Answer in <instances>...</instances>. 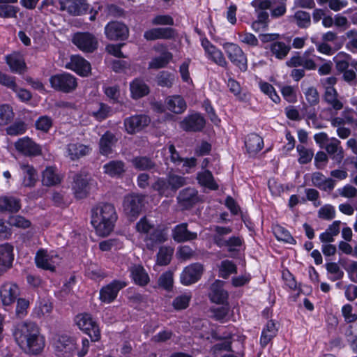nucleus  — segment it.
<instances>
[{"instance_id": "nucleus-1", "label": "nucleus", "mask_w": 357, "mask_h": 357, "mask_svg": "<svg viewBox=\"0 0 357 357\" xmlns=\"http://www.w3.org/2000/svg\"><path fill=\"white\" fill-rule=\"evenodd\" d=\"M13 335L19 347L27 354L37 355L45 345V337L39 326L33 321H22L13 330Z\"/></svg>"}, {"instance_id": "nucleus-2", "label": "nucleus", "mask_w": 357, "mask_h": 357, "mask_svg": "<svg viewBox=\"0 0 357 357\" xmlns=\"http://www.w3.org/2000/svg\"><path fill=\"white\" fill-rule=\"evenodd\" d=\"M117 218L116 208L110 203H100L91 210V222L100 236H107L113 231Z\"/></svg>"}, {"instance_id": "nucleus-3", "label": "nucleus", "mask_w": 357, "mask_h": 357, "mask_svg": "<svg viewBox=\"0 0 357 357\" xmlns=\"http://www.w3.org/2000/svg\"><path fill=\"white\" fill-rule=\"evenodd\" d=\"M136 229L145 235L144 241L148 250H153L157 245L167 241V229L161 225H155L146 217L142 218L136 224Z\"/></svg>"}, {"instance_id": "nucleus-4", "label": "nucleus", "mask_w": 357, "mask_h": 357, "mask_svg": "<svg viewBox=\"0 0 357 357\" xmlns=\"http://www.w3.org/2000/svg\"><path fill=\"white\" fill-rule=\"evenodd\" d=\"M49 80L52 89L64 93L74 91L77 86V78L68 73L54 75Z\"/></svg>"}, {"instance_id": "nucleus-5", "label": "nucleus", "mask_w": 357, "mask_h": 357, "mask_svg": "<svg viewBox=\"0 0 357 357\" xmlns=\"http://www.w3.org/2000/svg\"><path fill=\"white\" fill-rule=\"evenodd\" d=\"M145 195L130 194L125 196L123 202V212L128 218L133 221L140 214L144 206Z\"/></svg>"}, {"instance_id": "nucleus-6", "label": "nucleus", "mask_w": 357, "mask_h": 357, "mask_svg": "<svg viewBox=\"0 0 357 357\" xmlns=\"http://www.w3.org/2000/svg\"><path fill=\"white\" fill-rule=\"evenodd\" d=\"M75 321L79 328L86 333L92 342H97L100 339L99 327L93 320L91 314L87 313L78 314Z\"/></svg>"}, {"instance_id": "nucleus-7", "label": "nucleus", "mask_w": 357, "mask_h": 357, "mask_svg": "<svg viewBox=\"0 0 357 357\" xmlns=\"http://www.w3.org/2000/svg\"><path fill=\"white\" fill-rule=\"evenodd\" d=\"M73 43L81 51L92 53L98 49L97 38L89 32H77L72 38Z\"/></svg>"}, {"instance_id": "nucleus-8", "label": "nucleus", "mask_w": 357, "mask_h": 357, "mask_svg": "<svg viewBox=\"0 0 357 357\" xmlns=\"http://www.w3.org/2000/svg\"><path fill=\"white\" fill-rule=\"evenodd\" d=\"M223 47L230 61L241 71H245L248 68L247 58L242 49L231 43H226Z\"/></svg>"}, {"instance_id": "nucleus-9", "label": "nucleus", "mask_w": 357, "mask_h": 357, "mask_svg": "<svg viewBox=\"0 0 357 357\" xmlns=\"http://www.w3.org/2000/svg\"><path fill=\"white\" fill-rule=\"evenodd\" d=\"M14 145L19 153L27 157H36L42 154L41 146L29 137L18 139Z\"/></svg>"}, {"instance_id": "nucleus-10", "label": "nucleus", "mask_w": 357, "mask_h": 357, "mask_svg": "<svg viewBox=\"0 0 357 357\" xmlns=\"http://www.w3.org/2000/svg\"><path fill=\"white\" fill-rule=\"evenodd\" d=\"M151 119L145 114H137L126 118L123 121L125 130L130 135H133L149 126Z\"/></svg>"}, {"instance_id": "nucleus-11", "label": "nucleus", "mask_w": 357, "mask_h": 357, "mask_svg": "<svg viewBox=\"0 0 357 357\" xmlns=\"http://www.w3.org/2000/svg\"><path fill=\"white\" fill-rule=\"evenodd\" d=\"M105 33L106 37L111 40H124L129 36V30L125 24L112 21L105 26Z\"/></svg>"}, {"instance_id": "nucleus-12", "label": "nucleus", "mask_w": 357, "mask_h": 357, "mask_svg": "<svg viewBox=\"0 0 357 357\" xmlns=\"http://www.w3.org/2000/svg\"><path fill=\"white\" fill-rule=\"evenodd\" d=\"M127 284L121 280H113L100 290V300L106 303H110L114 301L119 291L126 287Z\"/></svg>"}, {"instance_id": "nucleus-13", "label": "nucleus", "mask_w": 357, "mask_h": 357, "mask_svg": "<svg viewBox=\"0 0 357 357\" xmlns=\"http://www.w3.org/2000/svg\"><path fill=\"white\" fill-rule=\"evenodd\" d=\"M58 7L61 11H66L72 15H81L89 9L85 0H59Z\"/></svg>"}, {"instance_id": "nucleus-14", "label": "nucleus", "mask_w": 357, "mask_h": 357, "mask_svg": "<svg viewBox=\"0 0 357 357\" xmlns=\"http://www.w3.org/2000/svg\"><path fill=\"white\" fill-rule=\"evenodd\" d=\"M204 271L203 265L194 263L186 266L181 274V282L184 285H190L197 282Z\"/></svg>"}, {"instance_id": "nucleus-15", "label": "nucleus", "mask_w": 357, "mask_h": 357, "mask_svg": "<svg viewBox=\"0 0 357 357\" xmlns=\"http://www.w3.org/2000/svg\"><path fill=\"white\" fill-rule=\"evenodd\" d=\"M206 121L203 116L195 113L185 116L180 122V128L186 132H199L203 130Z\"/></svg>"}, {"instance_id": "nucleus-16", "label": "nucleus", "mask_w": 357, "mask_h": 357, "mask_svg": "<svg viewBox=\"0 0 357 357\" xmlns=\"http://www.w3.org/2000/svg\"><path fill=\"white\" fill-rule=\"evenodd\" d=\"M178 202L183 209H190L200 201L197 190L186 188L180 191L177 197Z\"/></svg>"}, {"instance_id": "nucleus-17", "label": "nucleus", "mask_w": 357, "mask_h": 357, "mask_svg": "<svg viewBox=\"0 0 357 357\" xmlns=\"http://www.w3.org/2000/svg\"><path fill=\"white\" fill-rule=\"evenodd\" d=\"M173 239L177 243H184L196 240L198 234L196 231H191L188 229L187 223L177 225L172 229Z\"/></svg>"}, {"instance_id": "nucleus-18", "label": "nucleus", "mask_w": 357, "mask_h": 357, "mask_svg": "<svg viewBox=\"0 0 357 357\" xmlns=\"http://www.w3.org/2000/svg\"><path fill=\"white\" fill-rule=\"evenodd\" d=\"M174 36L175 30L171 27L153 28L146 31L144 33V37L147 40H169Z\"/></svg>"}, {"instance_id": "nucleus-19", "label": "nucleus", "mask_w": 357, "mask_h": 357, "mask_svg": "<svg viewBox=\"0 0 357 357\" xmlns=\"http://www.w3.org/2000/svg\"><path fill=\"white\" fill-rule=\"evenodd\" d=\"M91 148L89 146L79 142L70 143L66 146L67 156L71 160H77L90 153Z\"/></svg>"}, {"instance_id": "nucleus-20", "label": "nucleus", "mask_w": 357, "mask_h": 357, "mask_svg": "<svg viewBox=\"0 0 357 357\" xmlns=\"http://www.w3.org/2000/svg\"><path fill=\"white\" fill-rule=\"evenodd\" d=\"M5 60L12 73L22 75L27 70L24 58L19 53L14 52L8 54L6 56Z\"/></svg>"}, {"instance_id": "nucleus-21", "label": "nucleus", "mask_w": 357, "mask_h": 357, "mask_svg": "<svg viewBox=\"0 0 357 357\" xmlns=\"http://www.w3.org/2000/svg\"><path fill=\"white\" fill-rule=\"evenodd\" d=\"M20 294L18 287L15 284L6 283L0 289V296L3 305L13 303Z\"/></svg>"}, {"instance_id": "nucleus-22", "label": "nucleus", "mask_w": 357, "mask_h": 357, "mask_svg": "<svg viewBox=\"0 0 357 357\" xmlns=\"http://www.w3.org/2000/svg\"><path fill=\"white\" fill-rule=\"evenodd\" d=\"M327 155L337 164H340L344 159V150L341 142L333 137L325 146Z\"/></svg>"}, {"instance_id": "nucleus-23", "label": "nucleus", "mask_w": 357, "mask_h": 357, "mask_svg": "<svg viewBox=\"0 0 357 357\" xmlns=\"http://www.w3.org/2000/svg\"><path fill=\"white\" fill-rule=\"evenodd\" d=\"M117 141L118 139L114 133L109 130L105 132L99 141L100 153L103 155L111 154Z\"/></svg>"}, {"instance_id": "nucleus-24", "label": "nucleus", "mask_w": 357, "mask_h": 357, "mask_svg": "<svg viewBox=\"0 0 357 357\" xmlns=\"http://www.w3.org/2000/svg\"><path fill=\"white\" fill-rule=\"evenodd\" d=\"M13 248L8 243L0 245V275L10 268L13 261Z\"/></svg>"}, {"instance_id": "nucleus-25", "label": "nucleus", "mask_w": 357, "mask_h": 357, "mask_svg": "<svg viewBox=\"0 0 357 357\" xmlns=\"http://www.w3.org/2000/svg\"><path fill=\"white\" fill-rule=\"evenodd\" d=\"M88 178L86 176L76 174L73 178V190L77 199H83L86 197L88 190Z\"/></svg>"}, {"instance_id": "nucleus-26", "label": "nucleus", "mask_w": 357, "mask_h": 357, "mask_svg": "<svg viewBox=\"0 0 357 357\" xmlns=\"http://www.w3.org/2000/svg\"><path fill=\"white\" fill-rule=\"evenodd\" d=\"M70 68L81 76H87L91 71V65L80 56H73L69 63Z\"/></svg>"}, {"instance_id": "nucleus-27", "label": "nucleus", "mask_w": 357, "mask_h": 357, "mask_svg": "<svg viewBox=\"0 0 357 357\" xmlns=\"http://www.w3.org/2000/svg\"><path fill=\"white\" fill-rule=\"evenodd\" d=\"M35 261L37 266L39 268L51 271H54L55 270L54 255L48 254L47 251L43 250H38L36 253Z\"/></svg>"}, {"instance_id": "nucleus-28", "label": "nucleus", "mask_w": 357, "mask_h": 357, "mask_svg": "<svg viewBox=\"0 0 357 357\" xmlns=\"http://www.w3.org/2000/svg\"><path fill=\"white\" fill-rule=\"evenodd\" d=\"M62 177L56 167H47L42 173V182L45 186H53L59 184Z\"/></svg>"}, {"instance_id": "nucleus-29", "label": "nucleus", "mask_w": 357, "mask_h": 357, "mask_svg": "<svg viewBox=\"0 0 357 357\" xmlns=\"http://www.w3.org/2000/svg\"><path fill=\"white\" fill-rule=\"evenodd\" d=\"M245 146L250 155H256L264 146L263 139L255 133L250 134L245 140Z\"/></svg>"}, {"instance_id": "nucleus-30", "label": "nucleus", "mask_w": 357, "mask_h": 357, "mask_svg": "<svg viewBox=\"0 0 357 357\" xmlns=\"http://www.w3.org/2000/svg\"><path fill=\"white\" fill-rule=\"evenodd\" d=\"M151 188L161 197H171L174 196L167 176L165 178L157 177L155 182L151 185Z\"/></svg>"}, {"instance_id": "nucleus-31", "label": "nucleus", "mask_w": 357, "mask_h": 357, "mask_svg": "<svg viewBox=\"0 0 357 357\" xmlns=\"http://www.w3.org/2000/svg\"><path fill=\"white\" fill-rule=\"evenodd\" d=\"M20 167L23 171V185L29 188L35 186L38 181V173L36 169L29 164H22Z\"/></svg>"}, {"instance_id": "nucleus-32", "label": "nucleus", "mask_w": 357, "mask_h": 357, "mask_svg": "<svg viewBox=\"0 0 357 357\" xmlns=\"http://www.w3.org/2000/svg\"><path fill=\"white\" fill-rule=\"evenodd\" d=\"M21 208L20 199L12 196L0 197V212L16 213Z\"/></svg>"}, {"instance_id": "nucleus-33", "label": "nucleus", "mask_w": 357, "mask_h": 357, "mask_svg": "<svg viewBox=\"0 0 357 357\" xmlns=\"http://www.w3.org/2000/svg\"><path fill=\"white\" fill-rule=\"evenodd\" d=\"M312 185L323 190H332L335 185V181L332 178H326L320 172H314L312 175Z\"/></svg>"}, {"instance_id": "nucleus-34", "label": "nucleus", "mask_w": 357, "mask_h": 357, "mask_svg": "<svg viewBox=\"0 0 357 357\" xmlns=\"http://www.w3.org/2000/svg\"><path fill=\"white\" fill-rule=\"evenodd\" d=\"M167 109L175 113L182 114L187 108L185 100L180 96H169L167 98Z\"/></svg>"}, {"instance_id": "nucleus-35", "label": "nucleus", "mask_w": 357, "mask_h": 357, "mask_svg": "<svg viewBox=\"0 0 357 357\" xmlns=\"http://www.w3.org/2000/svg\"><path fill=\"white\" fill-rule=\"evenodd\" d=\"M130 275L135 283L145 286L149 282V276L146 272L143 266L140 265H135L130 268Z\"/></svg>"}, {"instance_id": "nucleus-36", "label": "nucleus", "mask_w": 357, "mask_h": 357, "mask_svg": "<svg viewBox=\"0 0 357 357\" xmlns=\"http://www.w3.org/2000/svg\"><path fill=\"white\" fill-rule=\"evenodd\" d=\"M339 94L335 89L324 91L323 95L324 101L331 107L332 109L339 111L343 108V103L339 99Z\"/></svg>"}, {"instance_id": "nucleus-37", "label": "nucleus", "mask_w": 357, "mask_h": 357, "mask_svg": "<svg viewBox=\"0 0 357 357\" xmlns=\"http://www.w3.org/2000/svg\"><path fill=\"white\" fill-rule=\"evenodd\" d=\"M278 328L273 321L270 320L264 328L260 337V344L265 347L271 340L277 335Z\"/></svg>"}, {"instance_id": "nucleus-38", "label": "nucleus", "mask_w": 357, "mask_h": 357, "mask_svg": "<svg viewBox=\"0 0 357 357\" xmlns=\"http://www.w3.org/2000/svg\"><path fill=\"white\" fill-rule=\"evenodd\" d=\"M269 49L273 55L282 60L289 54L291 50V45L282 41H275L270 45Z\"/></svg>"}, {"instance_id": "nucleus-39", "label": "nucleus", "mask_w": 357, "mask_h": 357, "mask_svg": "<svg viewBox=\"0 0 357 357\" xmlns=\"http://www.w3.org/2000/svg\"><path fill=\"white\" fill-rule=\"evenodd\" d=\"M132 97L135 99L140 98L149 93V88L145 82L139 79H135L130 85Z\"/></svg>"}, {"instance_id": "nucleus-40", "label": "nucleus", "mask_w": 357, "mask_h": 357, "mask_svg": "<svg viewBox=\"0 0 357 357\" xmlns=\"http://www.w3.org/2000/svg\"><path fill=\"white\" fill-rule=\"evenodd\" d=\"M167 178L169 181V185H170L174 195L179 188L186 185L188 183V177H184L183 176L176 174L172 171L168 172L167 174Z\"/></svg>"}, {"instance_id": "nucleus-41", "label": "nucleus", "mask_w": 357, "mask_h": 357, "mask_svg": "<svg viewBox=\"0 0 357 357\" xmlns=\"http://www.w3.org/2000/svg\"><path fill=\"white\" fill-rule=\"evenodd\" d=\"M103 169L110 176H119L125 172V164L121 160H112L104 165Z\"/></svg>"}, {"instance_id": "nucleus-42", "label": "nucleus", "mask_w": 357, "mask_h": 357, "mask_svg": "<svg viewBox=\"0 0 357 357\" xmlns=\"http://www.w3.org/2000/svg\"><path fill=\"white\" fill-rule=\"evenodd\" d=\"M132 166L139 171H148L155 168V163L146 156H137L131 160Z\"/></svg>"}, {"instance_id": "nucleus-43", "label": "nucleus", "mask_w": 357, "mask_h": 357, "mask_svg": "<svg viewBox=\"0 0 357 357\" xmlns=\"http://www.w3.org/2000/svg\"><path fill=\"white\" fill-rule=\"evenodd\" d=\"M197 178L201 185L213 190L218 189V185L215 181L213 176L209 170H204V172L198 173Z\"/></svg>"}, {"instance_id": "nucleus-44", "label": "nucleus", "mask_w": 357, "mask_h": 357, "mask_svg": "<svg viewBox=\"0 0 357 357\" xmlns=\"http://www.w3.org/2000/svg\"><path fill=\"white\" fill-rule=\"evenodd\" d=\"M155 79L158 86L170 88L175 81V75L169 71L162 70L158 74Z\"/></svg>"}, {"instance_id": "nucleus-45", "label": "nucleus", "mask_w": 357, "mask_h": 357, "mask_svg": "<svg viewBox=\"0 0 357 357\" xmlns=\"http://www.w3.org/2000/svg\"><path fill=\"white\" fill-rule=\"evenodd\" d=\"M174 249L171 247L162 246L157 254V264L160 266H166L169 264Z\"/></svg>"}, {"instance_id": "nucleus-46", "label": "nucleus", "mask_w": 357, "mask_h": 357, "mask_svg": "<svg viewBox=\"0 0 357 357\" xmlns=\"http://www.w3.org/2000/svg\"><path fill=\"white\" fill-rule=\"evenodd\" d=\"M211 300L215 303H223L228 298V294L214 283L211 287Z\"/></svg>"}, {"instance_id": "nucleus-47", "label": "nucleus", "mask_w": 357, "mask_h": 357, "mask_svg": "<svg viewBox=\"0 0 357 357\" xmlns=\"http://www.w3.org/2000/svg\"><path fill=\"white\" fill-rule=\"evenodd\" d=\"M172 54L169 52L162 53L160 56L155 57L149 63V68L158 69L165 67L172 59Z\"/></svg>"}, {"instance_id": "nucleus-48", "label": "nucleus", "mask_w": 357, "mask_h": 357, "mask_svg": "<svg viewBox=\"0 0 357 357\" xmlns=\"http://www.w3.org/2000/svg\"><path fill=\"white\" fill-rule=\"evenodd\" d=\"M112 112L111 107L105 103H98V107L90 112L91 116L101 121L107 118Z\"/></svg>"}, {"instance_id": "nucleus-49", "label": "nucleus", "mask_w": 357, "mask_h": 357, "mask_svg": "<svg viewBox=\"0 0 357 357\" xmlns=\"http://www.w3.org/2000/svg\"><path fill=\"white\" fill-rule=\"evenodd\" d=\"M236 271L237 268L231 261L224 260L219 266V276L227 279L231 274L236 273Z\"/></svg>"}, {"instance_id": "nucleus-50", "label": "nucleus", "mask_w": 357, "mask_h": 357, "mask_svg": "<svg viewBox=\"0 0 357 357\" xmlns=\"http://www.w3.org/2000/svg\"><path fill=\"white\" fill-rule=\"evenodd\" d=\"M14 113L12 107L8 104L0 105V125L8 124L13 119Z\"/></svg>"}, {"instance_id": "nucleus-51", "label": "nucleus", "mask_w": 357, "mask_h": 357, "mask_svg": "<svg viewBox=\"0 0 357 357\" xmlns=\"http://www.w3.org/2000/svg\"><path fill=\"white\" fill-rule=\"evenodd\" d=\"M297 151L299 155L298 161L301 165L307 164L313 158L314 151L312 149H307L303 145L298 144L296 147Z\"/></svg>"}, {"instance_id": "nucleus-52", "label": "nucleus", "mask_w": 357, "mask_h": 357, "mask_svg": "<svg viewBox=\"0 0 357 357\" xmlns=\"http://www.w3.org/2000/svg\"><path fill=\"white\" fill-rule=\"evenodd\" d=\"M56 348L62 353L64 357H67L75 351V344L73 340L70 339L65 340V338L63 337V340H59L57 343Z\"/></svg>"}, {"instance_id": "nucleus-53", "label": "nucleus", "mask_w": 357, "mask_h": 357, "mask_svg": "<svg viewBox=\"0 0 357 357\" xmlns=\"http://www.w3.org/2000/svg\"><path fill=\"white\" fill-rule=\"evenodd\" d=\"M294 18L300 28H307L311 24L310 14L306 11L298 10L294 13Z\"/></svg>"}, {"instance_id": "nucleus-54", "label": "nucleus", "mask_w": 357, "mask_h": 357, "mask_svg": "<svg viewBox=\"0 0 357 357\" xmlns=\"http://www.w3.org/2000/svg\"><path fill=\"white\" fill-rule=\"evenodd\" d=\"M274 234L278 241L290 244H296V241L291 234L284 227L278 226L274 229Z\"/></svg>"}, {"instance_id": "nucleus-55", "label": "nucleus", "mask_w": 357, "mask_h": 357, "mask_svg": "<svg viewBox=\"0 0 357 357\" xmlns=\"http://www.w3.org/2000/svg\"><path fill=\"white\" fill-rule=\"evenodd\" d=\"M35 126L37 130L47 132L53 126V120L48 116H41L36 121Z\"/></svg>"}, {"instance_id": "nucleus-56", "label": "nucleus", "mask_w": 357, "mask_h": 357, "mask_svg": "<svg viewBox=\"0 0 357 357\" xmlns=\"http://www.w3.org/2000/svg\"><path fill=\"white\" fill-rule=\"evenodd\" d=\"M190 299V294H184L178 296L174 299L172 305L178 310L185 309L188 307Z\"/></svg>"}, {"instance_id": "nucleus-57", "label": "nucleus", "mask_w": 357, "mask_h": 357, "mask_svg": "<svg viewBox=\"0 0 357 357\" xmlns=\"http://www.w3.org/2000/svg\"><path fill=\"white\" fill-rule=\"evenodd\" d=\"M26 130V126L23 121H17L6 128V132L11 136L22 135Z\"/></svg>"}, {"instance_id": "nucleus-58", "label": "nucleus", "mask_w": 357, "mask_h": 357, "mask_svg": "<svg viewBox=\"0 0 357 357\" xmlns=\"http://www.w3.org/2000/svg\"><path fill=\"white\" fill-rule=\"evenodd\" d=\"M335 216V208L330 205L326 204L321 207L318 211V217L326 220H331Z\"/></svg>"}, {"instance_id": "nucleus-59", "label": "nucleus", "mask_w": 357, "mask_h": 357, "mask_svg": "<svg viewBox=\"0 0 357 357\" xmlns=\"http://www.w3.org/2000/svg\"><path fill=\"white\" fill-rule=\"evenodd\" d=\"M8 224L10 226L25 229L30 226L31 222L22 216L11 215L8 219Z\"/></svg>"}, {"instance_id": "nucleus-60", "label": "nucleus", "mask_w": 357, "mask_h": 357, "mask_svg": "<svg viewBox=\"0 0 357 357\" xmlns=\"http://www.w3.org/2000/svg\"><path fill=\"white\" fill-rule=\"evenodd\" d=\"M173 274L170 271L162 273L158 280V284L163 289L169 291L173 286Z\"/></svg>"}, {"instance_id": "nucleus-61", "label": "nucleus", "mask_w": 357, "mask_h": 357, "mask_svg": "<svg viewBox=\"0 0 357 357\" xmlns=\"http://www.w3.org/2000/svg\"><path fill=\"white\" fill-rule=\"evenodd\" d=\"M305 96L306 100L310 104V106H314L319 104V94L317 89L311 86L307 89L305 92Z\"/></svg>"}, {"instance_id": "nucleus-62", "label": "nucleus", "mask_w": 357, "mask_h": 357, "mask_svg": "<svg viewBox=\"0 0 357 357\" xmlns=\"http://www.w3.org/2000/svg\"><path fill=\"white\" fill-rule=\"evenodd\" d=\"M346 340L352 351L357 354V335H354L352 326H349L345 331Z\"/></svg>"}, {"instance_id": "nucleus-63", "label": "nucleus", "mask_w": 357, "mask_h": 357, "mask_svg": "<svg viewBox=\"0 0 357 357\" xmlns=\"http://www.w3.org/2000/svg\"><path fill=\"white\" fill-rule=\"evenodd\" d=\"M210 56L211 59L218 65L225 67L227 65V62L224 57L222 52L215 47L214 50H212L211 52L208 53Z\"/></svg>"}, {"instance_id": "nucleus-64", "label": "nucleus", "mask_w": 357, "mask_h": 357, "mask_svg": "<svg viewBox=\"0 0 357 357\" xmlns=\"http://www.w3.org/2000/svg\"><path fill=\"white\" fill-rule=\"evenodd\" d=\"M326 267L327 271L333 275V276L331 278L333 281L340 280L343 277L344 273L336 263H327L326 264Z\"/></svg>"}]
</instances>
